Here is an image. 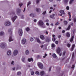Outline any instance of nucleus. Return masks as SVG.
<instances>
[{"label": "nucleus", "instance_id": "obj_1", "mask_svg": "<svg viewBox=\"0 0 76 76\" xmlns=\"http://www.w3.org/2000/svg\"><path fill=\"white\" fill-rule=\"evenodd\" d=\"M60 51H61V49H60V48L59 47H58L57 48L56 52L60 56H61V53H60Z\"/></svg>", "mask_w": 76, "mask_h": 76}, {"label": "nucleus", "instance_id": "obj_2", "mask_svg": "<svg viewBox=\"0 0 76 76\" xmlns=\"http://www.w3.org/2000/svg\"><path fill=\"white\" fill-rule=\"evenodd\" d=\"M38 66H39L40 69H43V65H42V64L41 63L39 62L38 63Z\"/></svg>", "mask_w": 76, "mask_h": 76}, {"label": "nucleus", "instance_id": "obj_3", "mask_svg": "<svg viewBox=\"0 0 76 76\" xmlns=\"http://www.w3.org/2000/svg\"><path fill=\"white\" fill-rule=\"evenodd\" d=\"M18 33L20 36H22V30L21 29H19Z\"/></svg>", "mask_w": 76, "mask_h": 76}, {"label": "nucleus", "instance_id": "obj_4", "mask_svg": "<svg viewBox=\"0 0 76 76\" xmlns=\"http://www.w3.org/2000/svg\"><path fill=\"white\" fill-rule=\"evenodd\" d=\"M38 24L39 25H44V23H43L42 21L41 20H40L38 22Z\"/></svg>", "mask_w": 76, "mask_h": 76}, {"label": "nucleus", "instance_id": "obj_5", "mask_svg": "<svg viewBox=\"0 0 76 76\" xmlns=\"http://www.w3.org/2000/svg\"><path fill=\"white\" fill-rule=\"evenodd\" d=\"M10 25V22L9 21H7L5 23V26H9Z\"/></svg>", "mask_w": 76, "mask_h": 76}, {"label": "nucleus", "instance_id": "obj_6", "mask_svg": "<svg viewBox=\"0 0 76 76\" xmlns=\"http://www.w3.org/2000/svg\"><path fill=\"white\" fill-rule=\"evenodd\" d=\"M75 44H73L71 48L70 49V50L71 51H73L75 48Z\"/></svg>", "mask_w": 76, "mask_h": 76}, {"label": "nucleus", "instance_id": "obj_7", "mask_svg": "<svg viewBox=\"0 0 76 76\" xmlns=\"http://www.w3.org/2000/svg\"><path fill=\"white\" fill-rule=\"evenodd\" d=\"M26 39H23L22 40V44H25V42H26Z\"/></svg>", "mask_w": 76, "mask_h": 76}, {"label": "nucleus", "instance_id": "obj_8", "mask_svg": "<svg viewBox=\"0 0 76 76\" xmlns=\"http://www.w3.org/2000/svg\"><path fill=\"white\" fill-rule=\"evenodd\" d=\"M1 48H4L5 47V44L4 43H1Z\"/></svg>", "mask_w": 76, "mask_h": 76}, {"label": "nucleus", "instance_id": "obj_9", "mask_svg": "<svg viewBox=\"0 0 76 76\" xmlns=\"http://www.w3.org/2000/svg\"><path fill=\"white\" fill-rule=\"evenodd\" d=\"M18 53V51L17 50H15L13 53L14 56H16Z\"/></svg>", "mask_w": 76, "mask_h": 76}, {"label": "nucleus", "instance_id": "obj_10", "mask_svg": "<svg viewBox=\"0 0 76 76\" xmlns=\"http://www.w3.org/2000/svg\"><path fill=\"white\" fill-rule=\"evenodd\" d=\"M66 37H67L68 38H69L70 35V33H69V32H67L66 34Z\"/></svg>", "mask_w": 76, "mask_h": 76}, {"label": "nucleus", "instance_id": "obj_11", "mask_svg": "<svg viewBox=\"0 0 76 76\" xmlns=\"http://www.w3.org/2000/svg\"><path fill=\"white\" fill-rule=\"evenodd\" d=\"M54 16H55V14H53L52 15H50V18H52L53 19H55V17H54Z\"/></svg>", "mask_w": 76, "mask_h": 76}, {"label": "nucleus", "instance_id": "obj_12", "mask_svg": "<svg viewBox=\"0 0 76 76\" xmlns=\"http://www.w3.org/2000/svg\"><path fill=\"white\" fill-rule=\"evenodd\" d=\"M16 18H17V16H14V17L12 18V20L13 22H15V20H16Z\"/></svg>", "mask_w": 76, "mask_h": 76}, {"label": "nucleus", "instance_id": "obj_13", "mask_svg": "<svg viewBox=\"0 0 76 76\" xmlns=\"http://www.w3.org/2000/svg\"><path fill=\"white\" fill-rule=\"evenodd\" d=\"M28 61L29 62H31V61H34V60L32 59V58H28Z\"/></svg>", "mask_w": 76, "mask_h": 76}, {"label": "nucleus", "instance_id": "obj_14", "mask_svg": "<svg viewBox=\"0 0 76 76\" xmlns=\"http://www.w3.org/2000/svg\"><path fill=\"white\" fill-rule=\"evenodd\" d=\"M7 54L8 56H9L10 55V54H12V53L11 52V51L10 50H8L7 52Z\"/></svg>", "mask_w": 76, "mask_h": 76}, {"label": "nucleus", "instance_id": "obj_15", "mask_svg": "<svg viewBox=\"0 0 76 76\" xmlns=\"http://www.w3.org/2000/svg\"><path fill=\"white\" fill-rule=\"evenodd\" d=\"M74 39V36H73L71 38L70 40V41L71 42H73V39Z\"/></svg>", "mask_w": 76, "mask_h": 76}, {"label": "nucleus", "instance_id": "obj_16", "mask_svg": "<svg viewBox=\"0 0 76 76\" xmlns=\"http://www.w3.org/2000/svg\"><path fill=\"white\" fill-rule=\"evenodd\" d=\"M13 39H12V36H10L9 38V42H11V41H13Z\"/></svg>", "mask_w": 76, "mask_h": 76}, {"label": "nucleus", "instance_id": "obj_17", "mask_svg": "<svg viewBox=\"0 0 76 76\" xmlns=\"http://www.w3.org/2000/svg\"><path fill=\"white\" fill-rule=\"evenodd\" d=\"M53 57V58H56V57H57V55L53 53L52 55Z\"/></svg>", "mask_w": 76, "mask_h": 76}, {"label": "nucleus", "instance_id": "obj_18", "mask_svg": "<svg viewBox=\"0 0 76 76\" xmlns=\"http://www.w3.org/2000/svg\"><path fill=\"white\" fill-rule=\"evenodd\" d=\"M40 37L42 39H45V37H44L43 35H41L40 36Z\"/></svg>", "mask_w": 76, "mask_h": 76}, {"label": "nucleus", "instance_id": "obj_19", "mask_svg": "<svg viewBox=\"0 0 76 76\" xmlns=\"http://www.w3.org/2000/svg\"><path fill=\"white\" fill-rule=\"evenodd\" d=\"M60 13L61 14H63V15H65V13H64V12L63 10H61L59 11Z\"/></svg>", "mask_w": 76, "mask_h": 76}, {"label": "nucleus", "instance_id": "obj_20", "mask_svg": "<svg viewBox=\"0 0 76 76\" xmlns=\"http://www.w3.org/2000/svg\"><path fill=\"white\" fill-rule=\"evenodd\" d=\"M44 74V71H42L40 72V75L41 76H43Z\"/></svg>", "mask_w": 76, "mask_h": 76}, {"label": "nucleus", "instance_id": "obj_21", "mask_svg": "<svg viewBox=\"0 0 76 76\" xmlns=\"http://www.w3.org/2000/svg\"><path fill=\"white\" fill-rule=\"evenodd\" d=\"M70 27H71L70 25H69L68 28L66 29V31H68L70 29Z\"/></svg>", "mask_w": 76, "mask_h": 76}, {"label": "nucleus", "instance_id": "obj_22", "mask_svg": "<svg viewBox=\"0 0 76 76\" xmlns=\"http://www.w3.org/2000/svg\"><path fill=\"white\" fill-rule=\"evenodd\" d=\"M36 11L37 12H39V11H41V10L39 8H37L36 9Z\"/></svg>", "mask_w": 76, "mask_h": 76}, {"label": "nucleus", "instance_id": "obj_23", "mask_svg": "<svg viewBox=\"0 0 76 76\" xmlns=\"http://www.w3.org/2000/svg\"><path fill=\"white\" fill-rule=\"evenodd\" d=\"M17 13H20V12L21 10L19 8H18L17 9Z\"/></svg>", "mask_w": 76, "mask_h": 76}, {"label": "nucleus", "instance_id": "obj_24", "mask_svg": "<svg viewBox=\"0 0 76 76\" xmlns=\"http://www.w3.org/2000/svg\"><path fill=\"white\" fill-rule=\"evenodd\" d=\"M37 42H38L39 44H40L41 43V41H40V40H39V39L37 38Z\"/></svg>", "mask_w": 76, "mask_h": 76}, {"label": "nucleus", "instance_id": "obj_25", "mask_svg": "<svg viewBox=\"0 0 76 76\" xmlns=\"http://www.w3.org/2000/svg\"><path fill=\"white\" fill-rule=\"evenodd\" d=\"M64 23L65 25H67V21H66L64 20Z\"/></svg>", "mask_w": 76, "mask_h": 76}, {"label": "nucleus", "instance_id": "obj_26", "mask_svg": "<svg viewBox=\"0 0 76 76\" xmlns=\"http://www.w3.org/2000/svg\"><path fill=\"white\" fill-rule=\"evenodd\" d=\"M26 55H28L29 54V51L28 50H27L26 51Z\"/></svg>", "mask_w": 76, "mask_h": 76}, {"label": "nucleus", "instance_id": "obj_27", "mask_svg": "<svg viewBox=\"0 0 76 76\" xmlns=\"http://www.w3.org/2000/svg\"><path fill=\"white\" fill-rule=\"evenodd\" d=\"M71 46V44L70 43H68L67 44V46L68 48H70Z\"/></svg>", "mask_w": 76, "mask_h": 76}, {"label": "nucleus", "instance_id": "obj_28", "mask_svg": "<svg viewBox=\"0 0 76 76\" xmlns=\"http://www.w3.org/2000/svg\"><path fill=\"white\" fill-rule=\"evenodd\" d=\"M30 16H32V18H34V14L31 13L30 14Z\"/></svg>", "mask_w": 76, "mask_h": 76}, {"label": "nucleus", "instance_id": "obj_29", "mask_svg": "<svg viewBox=\"0 0 76 76\" xmlns=\"http://www.w3.org/2000/svg\"><path fill=\"white\" fill-rule=\"evenodd\" d=\"M25 58H22V61L23 62V63H25Z\"/></svg>", "mask_w": 76, "mask_h": 76}, {"label": "nucleus", "instance_id": "obj_30", "mask_svg": "<svg viewBox=\"0 0 76 76\" xmlns=\"http://www.w3.org/2000/svg\"><path fill=\"white\" fill-rule=\"evenodd\" d=\"M4 34V33L3 32H1L0 33V36H2Z\"/></svg>", "mask_w": 76, "mask_h": 76}, {"label": "nucleus", "instance_id": "obj_31", "mask_svg": "<svg viewBox=\"0 0 76 76\" xmlns=\"http://www.w3.org/2000/svg\"><path fill=\"white\" fill-rule=\"evenodd\" d=\"M35 74H36V75H39V73L38 71H36L35 73Z\"/></svg>", "mask_w": 76, "mask_h": 76}, {"label": "nucleus", "instance_id": "obj_32", "mask_svg": "<svg viewBox=\"0 0 76 76\" xmlns=\"http://www.w3.org/2000/svg\"><path fill=\"white\" fill-rule=\"evenodd\" d=\"M26 31H27V32L28 31H29V30H30L29 28L28 27L27 28H26Z\"/></svg>", "mask_w": 76, "mask_h": 76}, {"label": "nucleus", "instance_id": "obj_33", "mask_svg": "<svg viewBox=\"0 0 76 76\" xmlns=\"http://www.w3.org/2000/svg\"><path fill=\"white\" fill-rule=\"evenodd\" d=\"M51 46L52 48H54L55 47V45L54 44H52Z\"/></svg>", "mask_w": 76, "mask_h": 76}, {"label": "nucleus", "instance_id": "obj_34", "mask_svg": "<svg viewBox=\"0 0 76 76\" xmlns=\"http://www.w3.org/2000/svg\"><path fill=\"white\" fill-rule=\"evenodd\" d=\"M12 15L13 16V15H15V12H12V13L10 14V15Z\"/></svg>", "mask_w": 76, "mask_h": 76}, {"label": "nucleus", "instance_id": "obj_35", "mask_svg": "<svg viewBox=\"0 0 76 76\" xmlns=\"http://www.w3.org/2000/svg\"><path fill=\"white\" fill-rule=\"evenodd\" d=\"M68 14L69 15V18H71V15H70V12H69L68 13Z\"/></svg>", "mask_w": 76, "mask_h": 76}, {"label": "nucleus", "instance_id": "obj_36", "mask_svg": "<svg viewBox=\"0 0 76 76\" xmlns=\"http://www.w3.org/2000/svg\"><path fill=\"white\" fill-rule=\"evenodd\" d=\"M74 1V0H70L69 1V4H72V2Z\"/></svg>", "mask_w": 76, "mask_h": 76}, {"label": "nucleus", "instance_id": "obj_37", "mask_svg": "<svg viewBox=\"0 0 76 76\" xmlns=\"http://www.w3.org/2000/svg\"><path fill=\"white\" fill-rule=\"evenodd\" d=\"M52 40L53 41H56V38L55 37H53L52 38Z\"/></svg>", "mask_w": 76, "mask_h": 76}, {"label": "nucleus", "instance_id": "obj_38", "mask_svg": "<svg viewBox=\"0 0 76 76\" xmlns=\"http://www.w3.org/2000/svg\"><path fill=\"white\" fill-rule=\"evenodd\" d=\"M31 4V2L30 1H29L27 4V7H28V6H29V4Z\"/></svg>", "mask_w": 76, "mask_h": 76}, {"label": "nucleus", "instance_id": "obj_39", "mask_svg": "<svg viewBox=\"0 0 76 76\" xmlns=\"http://www.w3.org/2000/svg\"><path fill=\"white\" fill-rule=\"evenodd\" d=\"M21 74V72H18L17 73V75H20Z\"/></svg>", "mask_w": 76, "mask_h": 76}, {"label": "nucleus", "instance_id": "obj_40", "mask_svg": "<svg viewBox=\"0 0 76 76\" xmlns=\"http://www.w3.org/2000/svg\"><path fill=\"white\" fill-rule=\"evenodd\" d=\"M34 71H32L31 72V75H34Z\"/></svg>", "mask_w": 76, "mask_h": 76}, {"label": "nucleus", "instance_id": "obj_41", "mask_svg": "<svg viewBox=\"0 0 76 76\" xmlns=\"http://www.w3.org/2000/svg\"><path fill=\"white\" fill-rule=\"evenodd\" d=\"M75 65L73 64L72 66V67H71L72 69H74L75 68Z\"/></svg>", "mask_w": 76, "mask_h": 76}, {"label": "nucleus", "instance_id": "obj_42", "mask_svg": "<svg viewBox=\"0 0 76 76\" xmlns=\"http://www.w3.org/2000/svg\"><path fill=\"white\" fill-rule=\"evenodd\" d=\"M50 9H52V11H54L55 10V9H53V7H50Z\"/></svg>", "mask_w": 76, "mask_h": 76}, {"label": "nucleus", "instance_id": "obj_43", "mask_svg": "<svg viewBox=\"0 0 76 76\" xmlns=\"http://www.w3.org/2000/svg\"><path fill=\"white\" fill-rule=\"evenodd\" d=\"M30 41L32 42V41H34V39H33L32 38V37H31V38H30Z\"/></svg>", "mask_w": 76, "mask_h": 76}, {"label": "nucleus", "instance_id": "obj_44", "mask_svg": "<svg viewBox=\"0 0 76 76\" xmlns=\"http://www.w3.org/2000/svg\"><path fill=\"white\" fill-rule=\"evenodd\" d=\"M46 56H47V54L45 53V56H43V58H45Z\"/></svg>", "mask_w": 76, "mask_h": 76}, {"label": "nucleus", "instance_id": "obj_45", "mask_svg": "<svg viewBox=\"0 0 76 76\" xmlns=\"http://www.w3.org/2000/svg\"><path fill=\"white\" fill-rule=\"evenodd\" d=\"M23 4L21 3V4H19V6H20V7H21L22 6V5Z\"/></svg>", "mask_w": 76, "mask_h": 76}, {"label": "nucleus", "instance_id": "obj_46", "mask_svg": "<svg viewBox=\"0 0 76 76\" xmlns=\"http://www.w3.org/2000/svg\"><path fill=\"white\" fill-rule=\"evenodd\" d=\"M65 54H66V51H64L63 53V56H64V55H65Z\"/></svg>", "mask_w": 76, "mask_h": 76}, {"label": "nucleus", "instance_id": "obj_47", "mask_svg": "<svg viewBox=\"0 0 76 76\" xmlns=\"http://www.w3.org/2000/svg\"><path fill=\"white\" fill-rule=\"evenodd\" d=\"M39 0H36V3L37 4H38V3H39Z\"/></svg>", "mask_w": 76, "mask_h": 76}, {"label": "nucleus", "instance_id": "obj_48", "mask_svg": "<svg viewBox=\"0 0 76 76\" xmlns=\"http://www.w3.org/2000/svg\"><path fill=\"white\" fill-rule=\"evenodd\" d=\"M37 58H40V56H39V55H38L37 56Z\"/></svg>", "mask_w": 76, "mask_h": 76}, {"label": "nucleus", "instance_id": "obj_49", "mask_svg": "<svg viewBox=\"0 0 76 76\" xmlns=\"http://www.w3.org/2000/svg\"><path fill=\"white\" fill-rule=\"evenodd\" d=\"M68 0H64V2L65 3H67L68 2Z\"/></svg>", "mask_w": 76, "mask_h": 76}, {"label": "nucleus", "instance_id": "obj_50", "mask_svg": "<svg viewBox=\"0 0 76 76\" xmlns=\"http://www.w3.org/2000/svg\"><path fill=\"white\" fill-rule=\"evenodd\" d=\"M59 25V23L58 22H57L55 24L56 26H57V25Z\"/></svg>", "mask_w": 76, "mask_h": 76}, {"label": "nucleus", "instance_id": "obj_51", "mask_svg": "<svg viewBox=\"0 0 76 76\" xmlns=\"http://www.w3.org/2000/svg\"><path fill=\"white\" fill-rule=\"evenodd\" d=\"M74 22H76V18H75L73 19Z\"/></svg>", "mask_w": 76, "mask_h": 76}, {"label": "nucleus", "instance_id": "obj_52", "mask_svg": "<svg viewBox=\"0 0 76 76\" xmlns=\"http://www.w3.org/2000/svg\"><path fill=\"white\" fill-rule=\"evenodd\" d=\"M51 66H50L49 69V72H50L51 71Z\"/></svg>", "mask_w": 76, "mask_h": 76}, {"label": "nucleus", "instance_id": "obj_53", "mask_svg": "<svg viewBox=\"0 0 76 76\" xmlns=\"http://www.w3.org/2000/svg\"><path fill=\"white\" fill-rule=\"evenodd\" d=\"M67 10H69V7L67 6L66 7Z\"/></svg>", "mask_w": 76, "mask_h": 76}, {"label": "nucleus", "instance_id": "obj_54", "mask_svg": "<svg viewBox=\"0 0 76 76\" xmlns=\"http://www.w3.org/2000/svg\"><path fill=\"white\" fill-rule=\"evenodd\" d=\"M11 28L9 29H8V32H11Z\"/></svg>", "mask_w": 76, "mask_h": 76}, {"label": "nucleus", "instance_id": "obj_55", "mask_svg": "<svg viewBox=\"0 0 76 76\" xmlns=\"http://www.w3.org/2000/svg\"><path fill=\"white\" fill-rule=\"evenodd\" d=\"M45 13H46V11H45L44 12H43L42 14L43 15H45Z\"/></svg>", "mask_w": 76, "mask_h": 76}, {"label": "nucleus", "instance_id": "obj_56", "mask_svg": "<svg viewBox=\"0 0 76 76\" xmlns=\"http://www.w3.org/2000/svg\"><path fill=\"white\" fill-rule=\"evenodd\" d=\"M74 56H75V54L74 53H73L72 55V58H73L74 57Z\"/></svg>", "mask_w": 76, "mask_h": 76}, {"label": "nucleus", "instance_id": "obj_57", "mask_svg": "<svg viewBox=\"0 0 76 76\" xmlns=\"http://www.w3.org/2000/svg\"><path fill=\"white\" fill-rule=\"evenodd\" d=\"M13 63H14V61H12L11 63V64H13Z\"/></svg>", "mask_w": 76, "mask_h": 76}, {"label": "nucleus", "instance_id": "obj_58", "mask_svg": "<svg viewBox=\"0 0 76 76\" xmlns=\"http://www.w3.org/2000/svg\"><path fill=\"white\" fill-rule=\"evenodd\" d=\"M55 43L56 44H58V41H55Z\"/></svg>", "mask_w": 76, "mask_h": 76}, {"label": "nucleus", "instance_id": "obj_59", "mask_svg": "<svg viewBox=\"0 0 76 76\" xmlns=\"http://www.w3.org/2000/svg\"><path fill=\"white\" fill-rule=\"evenodd\" d=\"M45 34L46 35H48V31H46Z\"/></svg>", "mask_w": 76, "mask_h": 76}, {"label": "nucleus", "instance_id": "obj_60", "mask_svg": "<svg viewBox=\"0 0 76 76\" xmlns=\"http://www.w3.org/2000/svg\"><path fill=\"white\" fill-rule=\"evenodd\" d=\"M61 35H59L58 36V38H61Z\"/></svg>", "mask_w": 76, "mask_h": 76}, {"label": "nucleus", "instance_id": "obj_61", "mask_svg": "<svg viewBox=\"0 0 76 76\" xmlns=\"http://www.w3.org/2000/svg\"><path fill=\"white\" fill-rule=\"evenodd\" d=\"M49 21V20H48L47 19L45 20V22H48Z\"/></svg>", "mask_w": 76, "mask_h": 76}, {"label": "nucleus", "instance_id": "obj_62", "mask_svg": "<svg viewBox=\"0 0 76 76\" xmlns=\"http://www.w3.org/2000/svg\"><path fill=\"white\" fill-rule=\"evenodd\" d=\"M64 32H65V30H63L62 31V33H64Z\"/></svg>", "mask_w": 76, "mask_h": 76}, {"label": "nucleus", "instance_id": "obj_63", "mask_svg": "<svg viewBox=\"0 0 76 76\" xmlns=\"http://www.w3.org/2000/svg\"><path fill=\"white\" fill-rule=\"evenodd\" d=\"M75 30H74L73 31V34H75Z\"/></svg>", "mask_w": 76, "mask_h": 76}, {"label": "nucleus", "instance_id": "obj_64", "mask_svg": "<svg viewBox=\"0 0 76 76\" xmlns=\"http://www.w3.org/2000/svg\"><path fill=\"white\" fill-rule=\"evenodd\" d=\"M34 22H37V20L36 19H34Z\"/></svg>", "mask_w": 76, "mask_h": 76}]
</instances>
